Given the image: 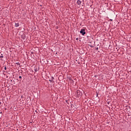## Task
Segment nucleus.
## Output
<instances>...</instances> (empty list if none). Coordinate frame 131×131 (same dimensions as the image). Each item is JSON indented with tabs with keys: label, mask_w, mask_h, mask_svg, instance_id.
<instances>
[{
	"label": "nucleus",
	"mask_w": 131,
	"mask_h": 131,
	"mask_svg": "<svg viewBox=\"0 0 131 131\" xmlns=\"http://www.w3.org/2000/svg\"><path fill=\"white\" fill-rule=\"evenodd\" d=\"M51 80H54V77H52Z\"/></svg>",
	"instance_id": "10"
},
{
	"label": "nucleus",
	"mask_w": 131,
	"mask_h": 131,
	"mask_svg": "<svg viewBox=\"0 0 131 131\" xmlns=\"http://www.w3.org/2000/svg\"><path fill=\"white\" fill-rule=\"evenodd\" d=\"M66 103H68V100H66Z\"/></svg>",
	"instance_id": "16"
},
{
	"label": "nucleus",
	"mask_w": 131,
	"mask_h": 131,
	"mask_svg": "<svg viewBox=\"0 0 131 131\" xmlns=\"http://www.w3.org/2000/svg\"><path fill=\"white\" fill-rule=\"evenodd\" d=\"M80 33H81V34H82V35H84V34H85V29H81V30L80 31Z\"/></svg>",
	"instance_id": "1"
},
{
	"label": "nucleus",
	"mask_w": 131,
	"mask_h": 131,
	"mask_svg": "<svg viewBox=\"0 0 131 131\" xmlns=\"http://www.w3.org/2000/svg\"><path fill=\"white\" fill-rule=\"evenodd\" d=\"M1 104H2V102H0V105H1Z\"/></svg>",
	"instance_id": "20"
},
{
	"label": "nucleus",
	"mask_w": 131,
	"mask_h": 131,
	"mask_svg": "<svg viewBox=\"0 0 131 131\" xmlns=\"http://www.w3.org/2000/svg\"><path fill=\"white\" fill-rule=\"evenodd\" d=\"M90 47H91V48H93V46H90Z\"/></svg>",
	"instance_id": "18"
},
{
	"label": "nucleus",
	"mask_w": 131,
	"mask_h": 131,
	"mask_svg": "<svg viewBox=\"0 0 131 131\" xmlns=\"http://www.w3.org/2000/svg\"><path fill=\"white\" fill-rule=\"evenodd\" d=\"M35 71L36 72V71H37L36 70Z\"/></svg>",
	"instance_id": "21"
},
{
	"label": "nucleus",
	"mask_w": 131,
	"mask_h": 131,
	"mask_svg": "<svg viewBox=\"0 0 131 131\" xmlns=\"http://www.w3.org/2000/svg\"><path fill=\"white\" fill-rule=\"evenodd\" d=\"M15 27H19V26H20V25L18 24V23H15Z\"/></svg>",
	"instance_id": "5"
},
{
	"label": "nucleus",
	"mask_w": 131,
	"mask_h": 131,
	"mask_svg": "<svg viewBox=\"0 0 131 131\" xmlns=\"http://www.w3.org/2000/svg\"><path fill=\"white\" fill-rule=\"evenodd\" d=\"M107 104H108V105H109V104H110V102L108 101V102H107Z\"/></svg>",
	"instance_id": "13"
},
{
	"label": "nucleus",
	"mask_w": 131,
	"mask_h": 131,
	"mask_svg": "<svg viewBox=\"0 0 131 131\" xmlns=\"http://www.w3.org/2000/svg\"><path fill=\"white\" fill-rule=\"evenodd\" d=\"M70 80H71L72 82H74V81L72 79H71V78H70Z\"/></svg>",
	"instance_id": "8"
},
{
	"label": "nucleus",
	"mask_w": 131,
	"mask_h": 131,
	"mask_svg": "<svg viewBox=\"0 0 131 131\" xmlns=\"http://www.w3.org/2000/svg\"><path fill=\"white\" fill-rule=\"evenodd\" d=\"M4 58V55H3V54H2L1 55H0V58Z\"/></svg>",
	"instance_id": "6"
},
{
	"label": "nucleus",
	"mask_w": 131,
	"mask_h": 131,
	"mask_svg": "<svg viewBox=\"0 0 131 131\" xmlns=\"http://www.w3.org/2000/svg\"><path fill=\"white\" fill-rule=\"evenodd\" d=\"M19 78L20 79H21V78H22V77H21V76H19Z\"/></svg>",
	"instance_id": "11"
},
{
	"label": "nucleus",
	"mask_w": 131,
	"mask_h": 131,
	"mask_svg": "<svg viewBox=\"0 0 131 131\" xmlns=\"http://www.w3.org/2000/svg\"><path fill=\"white\" fill-rule=\"evenodd\" d=\"M49 81H50V82H52L53 81V80H49Z\"/></svg>",
	"instance_id": "14"
},
{
	"label": "nucleus",
	"mask_w": 131,
	"mask_h": 131,
	"mask_svg": "<svg viewBox=\"0 0 131 131\" xmlns=\"http://www.w3.org/2000/svg\"><path fill=\"white\" fill-rule=\"evenodd\" d=\"M77 94L78 97H81L82 96V92L79 90H77Z\"/></svg>",
	"instance_id": "2"
},
{
	"label": "nucleus",
	"mask_w": 131,
	"mask_h": 131,
	"mask_svg": "<svg viewBox=\"0 0 131 131\" xmlns=\"http://www.w3.org/2000/svg\"><path fill=\"white\" fill-rule=\"evenodd\" d=\"M4 69H5V70H7V67H5V68H4Z\"/></svg>",
	"instance_id": "9"
},
{
	"label": "nucleus",
	"mask_w": 131,
	"mask_h": 131,
	"mask_svg": "<svg viewBox=\"0 0 131 131\" xmlns=\"http://www.w3.org/2000/svg\"><path fill=\"white\" fill-rule=\"evenodd\" d=\"M23 98H24V96H23V95H22V96H21V99H23Z\"/></svg>",
	"instance_id": "15"
},
{
	"label": "nucleus",
	"mask_w": 131,
	"mask_h": 131,
	"mask_svg": "<svg viewBox=\"0 0 131 131\" xmlns=\"http://www.w3.org/2000/svg\"><path fill=\"white\" fill-rule=\"evenodd\" d=\"M113 20H112V19H110V21H113Z\"/></svg>",
	"instance_id": "19"
},
{
	"label": "nucleus",
	"mask_w": 131,
	"mask_h": 131,
	"mask_svg": "<svg viewBox=\"0 0 131 131\" xmlns=\"http://www.w3.org/2000/svg\"><path fill=\"white\" fill-rule=\"evenodd\" d=\"M76 40H78V38H76Z\"/></svg>",
	"instance_id": "17"
},
{
	"label": "nucleus",
	"mask_w": 131,
	"mask_h": 131,
	"mask_svg": "<svg viewBox=\"0 0 131 131\" xmlns=\"http://www.w3.org/2000/svg\"><path fill=\"white\" fill-rule=\"evenodd\" d=\"M21 38H23V39H25V38H26V35L25 34H23L21 36Z\"/></svg>",
	"instance_id": "4"
},
{
	"label": "nucleus",
	"mask_w": 131,
	"mask_h": 131,
	"mask_svg": "<svg viewBox=\"0 0 131 131\" xmlns=\"http://www.w3.org/2000/svg\"><path fill=\"white\" fill-rule=\"evenodd\" d=\"M96 50L97 51H98V50H99V48L97 47L96 49Z\"/></svg>",
	"instance_id": "12"
},
{
	"label": "nucleus",
	"mask_w": 131,
	"mask_h": 131,
	"mask_svg": "<svg viewBox=\"0 0 131 131\" xmlns=\"http://www.w3.org/2000/svg\"><path fill=\"white\" fill-rule=\"evenodd\" d=\"M77 5H78L79 6H83L84 5V3H83V4H81V1H80V0H78V1H77Z\"/></svg>",
	"instance_id": "3"
},
{
	"label": "nucleus",
	"mask_w": 131,
	"mask_h": 131,
	"mask_svg": "<svg viewBox=\"0 0 131 131\" xmlns=\"http://www.w3.org/2000/svg\"><path fill=\"white\" fill-rule=\"evenodd\" d=\"M16 65H18V66H20V63L19 62H16Z\"/></svg>",
	"instance_id": "7"
}]
</instances>
